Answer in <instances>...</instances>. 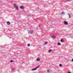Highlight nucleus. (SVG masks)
I'll use <instances>...</instances> for the list:
<instances>
[{
	"label": "nucleus",
	"mask_w": 73,
	"mask_h": 73,
	"mask_svg": "<svg viewBox=\"0 0 73 73\" xmlns=\"http://www.w3.org/2000/svg\"><path fill=\"white\" fill-rule=\"evenodd\" d=\"M40 26H39V28H40Z\"/></svg>",
	"instance_id": "obj_25"
},
{
	"label": "nucleus",
	"mask_w": 73,
	"mask_h": 73,
	"mask_svg": "<svg viewBox=\"0 0 73 73\" xmlns=\"http://www.w3.org/2000/svg\"><path fill=\"white\" fill-rule=\"evenodd\" d=\"M15 69H13L12 70V72H15Z\"/></svg>",
	"instance_id": "obj_10"
},
{
	"label": "nucleus",
	"mask_w": 73,
	"mask_h": 73,
	"mask_svg": "<svg viewBox=\"0 0 73 73\" xmlns=\"http://www.w3.org/2000/svg\"><path fill=\"white\" fill-rule=\"evenodd\" d=\"M39 66H38L36 68H35L32 69L31 70H36V69H37V68H39Z\"/></svg>",
	"instance_id": "obj_1"
},
{
	"label": "nucleus",
	"mask_w": 73,
	"mask_h": 73,
	"mask_svg": "<svg viewBox=\"0 0 73 73\" xmlns=\"http://www.w3.org/2000/svg\"><path fill=\"white\" fill-rule=\"evenodd\" d=\"M15 8L16 9H17V10H19V8H18V7L17 6Z\"/></svg>",
	"instance_id": "obj_9"
},
{
	"label": "nucleus",
	"mask_w": 73,
	"mask_h": 73,
	"mask_svg": "<svg viewBox=\"0 0 73 73\" xmlns=\"http://www.w3.org/2000/svg\"><path fill=\"white\" fill-rule=\"evenodd\" d=\"M68 73H71L70 72H68Z\"/></svg>",
	"instance_id": "obj_22"
},
{
	"label": "nucleus",
	"mask_w": 73,
	"mask_h": 73,
	"mask_svg": "<svg viewBox=\"0 0 73 73\" xmlns=\"http://www.w3.org/2000/svg\"><path fill=\"white\" fill-rule=\"evenodd\" d=\"M13 5H14V7L15 8V7H17V5L15 4H14Z\"/></svg>",
	"instance_id": "obj_5"
},
{
	"label": "nucleus",
	"mask_w": 73,
	"mask_h": 73,
	"mask_svg": "<svg viewBox=\"0 0 73 73\" xmlns=\"http://www.w3.org/2000/svg\"><path fill=\"white\" fill-rule=\"evenodd\" d=\"M61 45V44L59 42H58V45Z\"/></svg>",
	"instance_id": "obj_11"
},
{
	"label": "nucleus",
	"mask_w": 73,
	"mask_h": 73,
	"mask_svg": "<svg viewBox=\"0 0 73 73\" xmlns=\"http://www.w3.org/2000/svg\"><path fill=\"white\" fill-rule=\"evenodd\" d=\"M49 72H50V71H49V70H48L47 73H49Z\"/></svg>",
	"instance_id": "obj_16"
},
{
	"label": "nucleus",
	"mask_w": 73,
	"mask_h": 73,
	"mask_svg": "<svg viewBox=\"0 0 73 73\" xmlns=\"http://www.w3.org/2000/svg\"><path fill=\"white\" fill-rule=\"evenodd\" d=\"M60 41L62 42H63V40L61 39L60 40Z\"/></svg>",
	"instance_id": "obj_15"
},
{
	"label": "nucleus",
	"mask_w": 73,
	"mask_h": 73,
	"mask_svg": "<svg viewBox=\"0 0 73 73\" xmlns=\"http://www.w3.org/2000/svg\"><path fill=\"white\" fill-rule=\"evenodd\" d=\"M47 42H45L44 44H47Z\"/></svg>",
	"instance_id": "obj_20"
},
{
	"label": "nucleus",
	"mask_w": 73,
	"mask_h": 73,
	"mask_svg": "<svg viewBox=\"0 0 73 73\" xmlns=\"http://www.w3.org/2000/svg\"><path fill=\"white\" fill-rule=\"evenodd\" d=\"M56 37V36L55 35H52L51 36V38H55Z\"/></svg>",
	"instance_id": "obj_4"
},
{
	"label": "nucleus",
	"mask_w": 73,
	"mask_h": 73,
	"mask_svg": "<svg viewBox=\"0 0 73 73\" xmlns=\"http://www.w3.org/2000/svg\"><path fill=\"white\" fill-rule=\"evenodd\" d=\"M61 15H65V13H64V12H61Z\"/></svg>",
	"instance_id": "obj_6"
},
{
	"label": "nucleus",
	"mask_w": 73,
	"mask_h": 73,
	"mask_svg": "<svg viewBox=\"0 0 73 73\" xmlns=\"http://www.w3.org/2000/svg\"><path fill=\"white\" fill-rule=\"evenodd\" d=\"M64 24H65V25H67L68 24V22H67L66 21H65L64 22Z\"/></svg>",
	"instance_id": "obj_3"
},
{
	"label": "nucleus",
	"mask_w": 73,
	"mask_h": 73,
	"mask_svg": "<svg viewBox=\"0 0 73 73\" xmlns=\"http://www.w3.org/2000/svg\"><path fill=\"white\" fill-rule=\"evenodd\" d=\"M72 62H73V58L72 59Z\"/></svg>",
	"instance_id": "obj_21"
},
{
	"label": "nucleus",
	"mask_w": 73,
	"mask_h": 73,
	"mask_svg": "<svg viewBox=\"0 0 73 73\" xmlns=\"http://www.w3.org/2000/svg\"><path fill=\"white\" fill-rule=\"evenodd\" d=\"M59 66H62V64H59Z\"/></svg>",
	"instance_id": "obj_19"
},
{
	"label": "nucleus",
	"mask_w": 73,
	"mask_h": 73,
	"mask_svg": "<svg viewBox=\"0 0 73 73\" xmlns=\"http://www.w3.org/2000/svg\"><path fill=\"white\" fill-rule=\"evenodd\" d=\"M68 15H69L68 17L69 18H70V17H71V16L70 15V14H68Z\"/></svg>",
	"instance_id": "obj_12"
},
{
	"label": "nucleus",
	"mask_w": 73,
	"mask_h": 73,
	"mask_svg": "<svg viewBox=\"0 0 73 73\" xmlns=\"http://www.w3.org/2000/svg\"><path fill=\"white\" fill-rule=\"evenodd\" d=\"M10 22L9 21H8L7 22V25H10Z\"/></svg>",
	"instance_id": "obj_8"
},
{
	"label": "nucleus",
	"mask_w": 73,
	"mask_h": 73,
	"mask_svg": "<svg viewBox=\"0 0 73 73\" xmlns=\"http://www.w3.org/2000/svg\"><path fill=\"white\" fill-rule=\"evenodd\" d=\"M27 46H30V44H28Z\"/></svg>",
	"instance_id": "obj_18"
},
{
	"label": "nucleus",
	"mask_w": 73,
	"mask_h": 73,
	"mask_svg": "<svg viewBox=\"0 0 73 73\" xmlns=\"http://www.w3.org/2000/svg\"><path fill=\"white\" fill-rule=\"evenodd\" d=\"M8 35H9V34H8Z\"/></svg>",
	"instance_id": "obj_24"
},
{
	"label": "nucleus",
	"mask_w": 73,
	"mask_h": 73,
	"mask_svg": "<svg viewBox=\"0 0 73 73\" xmlns=\"http://www.w3.org/2000/svg\"><path fill=\"white\" fill-rule=\"evenodd\" d=\"M33 31H30V33H31V34H32V33H33Z\"/></svg>",
	"instance_id": "obj_13"
},
{
	"label": "nucleus",
	"mask_w": 73,
	"mask_h": 73,
	"mask_svg": "<svg viewBox=\"0 0 73 73\" xmlns=\"http://www.w3.org/2000/svg\"><path fill=\"white\" fill-rule=\"evenodd\" d=\"M20 8L21 9H24V7H23V6H20Z\"/></svg>",
	"instance_id": "obj_7"
},
{
	"label": "nucleus",
	"mask_w": 73,
	"mask_h": 73,
	"mask_svg": "<svg viewBox=\"0 0 73 73\" xmlns=\"http://www.w3.org/2000/svg\"><path fill=\"white\" fill-rule=\"evenodd\" d=\"M40 60V59L39 57H38L36 58V61H39Z\"/></svg>",
	"instance_id": "obj_2"
},
{
	"label": "nucleus",
	"mask_w": 73,
	"mask_h": 73,
	"mask_svg": "<svg viewBox=\"0 0 73 73\" xmlns=\"http://www.w3.org/2000/svg\"><path fill=\"white\" fill-rule=\"evenodd\" d=\"M70 0H67V1H69Z\"/></svg>",
	"instance_id": "obj_23"
},
{
	"label": "nucleus",
	"mask_w": 73,
	"mask_h": 73,
	"mask_svg": "<svg viewBox=\"0 0 73 73\" xmlns=\"http://www.w3.org/2000/svg\"><path fill=\"white\" fill-rule=\"evenodd\" d=\"M13 62V60H11L10 61V62Z\"/></svg>",
	"instance_id": "obj_17"
},
{
	"label": "nucleus",
	"mask_w": 73,
	"mask_h": 73,
	"mask_svg": "<svg viewBox=\"0 0 73 73\" xmlns=\"http://www.w3.org/2000/svg\"><path fill=\"white\" fill-rule=\"evenodd\" d=\"M52 50H50L48 51V52H52Z\"/></svg>",
	"instance_id": "obj_14"
},
{
	"label": "nucleus",
	"mask_w": 73,
	"mask_h": 73,
	"mask_svg": "<svg viewBox=\"0 0 73 73\" xmlns=\"http://www.w3.org/2000/svg\"><path fill=\"white\" fill-rule=\"evenodd\" d=\"M6 35H7V34H6Z\"/></svg>",
	"instance_id": "obj_26"
}]
</instances>
